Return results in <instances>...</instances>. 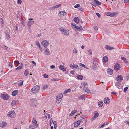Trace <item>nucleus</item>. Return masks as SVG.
<instances>
[{
  "instance_id": "16",
  "label": "nucleus",
  "mask_w": 129,
  "mask_h": 129,
  "mask_svg": "<svg viewBox=\"0 0 129 129\" xmlns=\"http://www.w3.org/2000/svg\"><path fill=\"white\" fill-rule=\"evenodd\" d=\"M63 94L62 93H61L60 95H58V98H59V100L57 102V103H59L61 101V99L63 97Z\"/></svg>"
},
{
  "instance_id": "55",
  "label": "nucleus",
  "mask_w": 129,
  "mask_h": 129,
  "mask_svg": "<svg viewBox=\"0 0 129 129\" xmlns=\"http://www.w3.org/2000/svg\"><path fill=\"white\" fill-rule=\"evenodd\" d=\"M0 22L1 24H4V22L3 19L1 18L0 19Z\"/></svg>"
},
{
  "instance_id": "12",
  "label": "nucleus",
  "mask_w": 129,
  "mask_h": 129,
  "mask_svg": "<svg viewBox=\"0 0 129 129\" xmlns=\"http://www.w3.org/2000/svg\"><path fill=\"white\" fill-rule=\"evenodd\" d=\"M73 27L76 28V30L78 31H81L83 30V28L81 26H77L74 24L73 25Z\"/></svg>"
},
{
  "instance_id": "37",
  "label": "nucleus",
  "mask_w": 129,
  "mask_h": 129,
  "mask_svg": "<svg viewBox=\"0 0 129 129\" xmlns=\"http://www.w3.org/2000/svg\"><path fill=\"white\" fill-rule=\"evenodd\" d=\"M31 102L34 103L36 104L37 102V100L35 99H31L30 100Z\"/></svg>"
},
{
  "instance_id": "40",
  "label": "nucleus",
  "mask_w": 129,
  "mask_h": 129,
  "mask_svg": "<svg viewBox=\"0 0 129 129\" xmlns=\"http://www.w3.org/2000/svg\"><path fill=\"white\" fill-rule=\"evenodd\" d=\"M53 123L54 126V129H56L57 126V122L56 121H55L53 122Z\"/></svg>"
},
{
  "instance_id": "61",
  "label": "nucleus",
  "mask_w": 129,
  "mask_h": 129,
  "mask_svg": "<svg viewBox=\"0 0 129 129\" xmlns=\"http://www.w3.org/2000/svg\"><path fill=\"white\" fill-rule=\"evenodd\" d=\"M96 14L98 17H100L101 16L100 14L98 13H96Z\"/></svg>"
},
{
  "instance_id": "45",
  "label": "nucleus",
  "mask_w": 129,
  "mask_h": 129,
  "mask_svg": "<svg viewBox=\"0 0 129 129\" xmlns=\"http://www.w3.org/2000/svg\"><path fill=\"white\" fill-rule=\"evenodd\" d=\"M88 52L89 53V54L90 55H92V51L91 49H89L88 50Z\"/></svg>"
},
{
  "instance_id": "6",
  "label": "nucleus",
  "mask_w": 129,
  "mask_h": 129,
  "mask_svg": "<svg viewBox=\"0 0 129 129\" xmlns=\"http://www.w3.org/2000/svg\"><path fill=\"white\" fill-rule=\"evenodd\" d=\"M82 86H80V88H82L83 89L84 88L88 86V85L87 83L86 82H83L81 83Z\"/></svg>"
},
{
  "instance_id": "54",
  "label": "nucleus",
  "mask_w": 129,
  "mask_h": 129,
  "mask_svg": "<svg viewBox=\"0 0 129 129\" xmlns=\"http://www.w3.org/2000/svg\"><path fill=\"white\" fill-rule=\"evenodd\" d=\"M43 76L44 77L47 78L48 77V75H46L45 74H43Z\"/></svg>"
},
{
  "instance_id": "13",
  "label": "nucleus",
  "mask_w": 129,
  "mask_h": 129,
  "mask_svg": "<svg viewBox=\"0 0 129 129\" xmlns=\"http://www.w3.org/2000/svg\"><path fill=\"white\" fill-rule=\"evenodd\" d=\"M80 122L79 120H78L75 121L74 124V125L75 127H77L80 125Z\"/></svg>"
},
{
  "instance_id": "18",
  "label": "nucleus",
  "mask_w": 129,
  "mask_h": 129,
  "mask_svg": "<svg viewBox=\"0 0 129 129\" xmlns=\"http://www.w3.org/2000/svg\"><path fill=\"white\" fill-rule=\"evenodd\" d=\"M107 73L109 75H111L113 73V70L111 69H107Z\"/></svg>"
},
{
  "instance_id": "62",
  "label": "nucleus",
  "mask_w": 129,
  "mask_h": 129,
  "mask_svg": "<svg viewBox=\"0 0 129 129\" xmlns=\"http://www.w3.org/2000/svg\"><path fill=\"white\" fill-rule=\"evenodd\" d=\"M6 36L8 39H9V38H10V36L8 34H7Z\"/></svg>"
},
{
  "instance_id": "58",
  "label": "nucleus",
  "mask_w": 129,
  "mask_h": 129,
  "mask_svg": "<svg viewBox=\"0 0 129 129\" xmlns=\"http://www.w3.org/2000/svg\"><path fill=\"white\" fill-rule=\"evenodd\" d=\"M128 89V87H126L124 88V91H126Z\"/></svg>"
},
{
  "instance_id": "48",
  "label": "nucleus",
  "mask_w": 129,
  "mask_h": 129,
  "mask_svg": "<svg viewBox=\"0 0 129 129\" xmlns=\"http://www.w3.org/2000/svg\"><path fill=\"white\" fill-rule=\"evenodd\" d=\"M17 3L18 4H21L22 3V2L21 0H18L17 1Z\"/></svg>"
},
{
  "instance_id": "36",
  "label": "nucleus",
  "mask_w": 129,
  "mask_h": 129,
  "mask_svg": "<svg viewBox=\"0 0 129 129\" xmlns=\"http://www.w3.org/2000/svg\"><path fill=\"white\" fill-rule=\"evenodd\" d=\"M95 3L96 6V5H100L101 4V3L98 0H95Z\"/></svg>"
},
{
  "instance_id": "41",
  "label": "nucleus",
  "mask_w": 129,
  "mask_h": 129,
  "mask_svg": "<svg viewBox=\"0 0 129 129\" xmlns=\"http://www.w3.org/2000/svg\"><path fill=\"white\" fill-rule=\"evenodd\" d=\"M15 65L17 66H18L20 64V63L18 60H16L14 62Z\"/></svg>"
},
{
  "instance_id": "20",
  "label": "nucleus",
  "mask_w": 129,
  "mask_h": 129,
  "mask_svg": "<svg viewBox=\"0 0 129 129\" xmlns=\"http://www.w3.org/2000/svg\"><path fill=\"white\" fill-rule=\"evenodd\" d=\"M108 59L107 57L106 56L104 57L103 58V61L104 63H106L108 61Z\"/></svg>"
},
{
  "instance_id": "49",
  "label": "nucleus",
  "mask_w": 129,
  "mask_h": 129,
  "mask_svg": "<svg viewBox=\"0 0 129 129\" xmlns=\"http://www.w3.org/2000/svg\"><path fill=\"white\" fill-rule=\"evenodd\" d=\"M80 6V5L79 4H77L75 6H74V7L75 8H78V7H79Z\"/></svg>"
},
{
  "instance_id": "59",
  "label": "nucleus",
  "mask_w": 129,
  "mask_h": 129,
  "mask_svg": "<svg viewBox=\"0 0 129 129\" xmlns=\"http://www.w3.org/2000/svg\"><path fill=\"white\" fill-rule=\"evenodd\" d=\"M94 29L96 31H97L98 30V28L96 26H95L94 27Z\"/></svg>"
},
{
  "instance_id": "17",
  "label": "nucleus",
  "mask_w": 129,
  "mask_h": 129,
  "mask_svg": "<svg viewBox=\"0 0 129 129\" xmlns=\"http://www.w3.org/2000/svg\"><path fill=\"white\" fill-rule=\"evenodd\" d=\"M117 80L118 81H121L123 79L122 76L121 75L118 76L116 78Z\"/></svg>"
},
{
  "instance_id": "30",
  "label": "nucleus",
  "mask_w": 129,
  "mask_h": 129,
  "mask_svg": "<svg viewBox=\"0 0 129 129\" xmlns=\"http://www.w3.org/2000/svg\"><path fill=\"white\" fill-rule=\"evenodd\" d=\"M18 103V102L17 101H13L11 103V104L12 106H14L16 104H17Z\"/></svg>"
},
{
  "instance_id": "14",
  "label": "nucleus",
  "mask_w": 129,
  "mask_h": 129,
  "mask_svg": "<svg viewBox=\"0 0 129 129\" xmlns=\"http://www.w3.org/2000/svg\"><path fill=\"white\" fill-rule=\"evenodd\" d=\"M104 101L105 103L106 104H109L110 102L109 98L108 97L105 98L104 99Z\"/></svg>"
},
{
  "instance_id": "31",
  "label": "nucleus",
  "mask_w": 129,
  "mask_h": 129,
  "mask_svg": "<svg viewBox=\"0 0 129 129\" xmlns=\"http://www.w3.org/2000/svg\"><path fill=\"white\" fill-rule=\"evenodd\" d=\"M71 91V89H69L65 90L64 92V94H66L68 92H70Z\"/></svg>"
},
{
  "instance_id": "19",
  "label": "nucleus",
  "mask_w": 129,
  "mask_h": 129,
  "mask_svg": "<svg viewBox=\"0 0 129 129\" xmlns=\"http://www.w3.org/2000/svg\"><path fill=\"white\" fill-rule=\"evenodd\" d=\"M7 125V124L5 122H2L0 123V126L2 128H4Z\"/></svg>"
},
{
  "instance_id": "34",
  "label": "nucleus",
  "mask_w": 129,
  "mask_h": 129,
  "mask_svg": "<svg viewBox=\"0 0 129 129\" xmlns=\"http://www.w3.org/2000/svg\"><path fill=\"white\" fill-rule=\"evenodd\" d=\"M91 4L94 6L96 7V4L95 3V0H94L93 1H92L91 3Z\"/></svg>"
},
{
  "instance_id": "10",
  "label": "nucleus",
  "mask_w": 129,
  "mask_h": 129,
  "mask_svg": "<svg viewBox=\"0 0 129 129\" xmlns=\"http://www.w3.org/2000/svg\"><path fill=\"white\" fill-rule=\"evenodd\" d=\"M120 66L118 63L115 64L114 66V69L116 71H118L120 69Z\"/></svg>"
},
{
  "instance_id": "50",
  "label": "nucleus",
  "mask_w": 129,
  "mask_h": 129,
  "mask_svg": "<svg viewBox=\"0 0 129 129\" xmlns=\"http://www.w3.org/2000/svg\"><path fill=\"white\" fill-rule=\"evenodd\" d=\"M22 67H21V66H19V67H17L16 68V70H18V69H22Z\"/></svg>"
},
{
  "instance_id": "1",
  "label": "nucleus",
  "mask_w": 129,
  "mask_h": 129,
  "mask_svg": "<svg viewBox=\"0 0 129 129\" xmlns=\"http://www.w3.org/2000/svg\"><path fill=\"white\" fill-rule=\"evenodd\" d=\"M40 89V86L39 85L34 86L32 88L31 92L33 93H36L39 91Z\"/></svg>"
},
{
  "instance_id": "22",
  "label": "nucleus",
  "mask_w": 129,
  "mask_h": 129,
  "mask_svg": "<svg viewBox=\"0 0 129 129\" xmlns=\"http://www.w3.org/2000/svg\"><path fill=\"white\" fill-rule=\"evenodd\" d=\"M105 48L106 49L108 50H112L114 49L113 47H111L110 46L108 45H106Z\"/></svg>"
},
{
  "instance_id": "38",
  "label": "nucleus",
  "mask_w": 129,
  "mask_h": 129,
  "mask_svg": "<svg viewBox=\"0 0 129 129\" xmlns=\"http://www.w3.org/2000/svg\"><path fill=\"white\" fill-rule=\"evenodd\" d=\"M103 103L101 101H100L98 103V105L99 106L102 107L103 105Z\"/></svg>"
},
{
  "instance_id": "11",
  "label": "nucleus",
  "mask_w": 129,
  "mask_h": 129,
  "mask_svg": "<svg viewBox=\"0 0 129 129\" xmlns=\"http://www.w3.org/2000/svg\"><path fill=\"white\" fill-rule=\"evenodd\" d=\"M32 122L33 125L35 127L37 128L38 127V125L36 120L35 119H33L32 120Z\"/></svg>"
},
{
  "instance_id": "60",
  "label": "nucleus",
  "mask_w": 129,
  "mask_h": 129,
  "mask_svg": "<svg viewBox=\"0 0 129 129\" xmlns=\"http://www.w3.org/2000/svg\"><path fill=\"white\" fill-rule=\"evenodd\" d=\"M55 67V66L53 65H52L50 66V68L51 69H54Z\"/></svg>"
},
{
  "instance_id": "23",
  "label": "nucleus",
  "mask_w": 129,
  "mask_h": 129,
  "mask_svg": "<svg viewBox=\"0 0 129 129\" xmlns=\"http://www.w3.org/2000/svg\"><path fill=\"white\" fill-rule=\"evenodd\" d=\"M78 67V65L75 64L74 63H73L72 65V64H71L70 65V68L72 69L73 68H77Z\"/></svg>"
},
{
  "instance_id": "5",
  "label": "nucleus",
  "mask_w": 129,
  "mask_h": 129,
  "mask_svg": "<svg viewBox=\"0 0 129 129\" xmlns=\"http://www.w3.org/2000/svg\"><path fill=\"white\" fill-rule=\"evenodd\" d=\"M1 97L4 100H8L9 98L8 95L6 94H2L1 95Z\"/></svg>"
},
{
  "instance_id": "43",
  "label": "nucleus",
  "mask_w": 129,
  "mask_h": 129,
  "mask_svg": "<svg viewBox=\"0 0 129 129\" xmlns=\"http://www.w3.org/2000/svg\"><path fill=\"white\" fill-rule=\"evenodd\" d=\"M83 78V76L82 75H78L77 76V78L79 79L82 80Z\"/></svg>"
},
{
  "instance_id": "44",
  "label": "nucleus",
  "mask_w": 129,
  "mask_h": 129,
  "mask_svg": "<svg viewBox=\"0 0 129 129\" xmlns=\"http://www.w3.org/2000/svg\"><path fill=\"white\" fill-rule=\"evenodd\" d=\"M93 64L94 66H95L98 64V63L97 62H95L94 60V59H93Z\"/></svg>"
},
{
  "instance_id": "64",
  "label": "nucleus",
  "mask_w": 129,
  "mask_h": 129,
  "mask_svg": "<svg viewBox=\"0 0 129 129\" xmlns=\"http://www.w3.org/2000/svg\"><path fill=\"white\" fill-rule=\"evenodd\" d=\"M124 2L125 3H128L129 2V0H124Z\"/></svg>"
},
{
  "instance_id": "2",
  "label": "nucleus",
  "mask_w": 129,
  "mask_h": 129,
  "mask_svg": "<svg viewBox=\"0 0 129 129\" xmlns=\"http://www.w3.org/2000/svg\"><path fill=\"white\" fill-rule=\"evenodd\" d=\"M60 31L63 34L66 35H68L69 34V31L67 29L63 27H61L59 28Z\"/></svg>"
},
{
  "instance_id": "7",
  "label": "nucleus",
  "mask_w": 129,
  "mask_h": 129,
  "mask_svg": "<svg viewBox=\"0 0 129 129\" xmlns=\"http://www.w3.org/2000/svg\"><path fill=\"white\" fill-rule=\"evenodd\" d=\"M44 53L45 55L47 56L50 55V52L49 49L47 48L44 49Z\"/></svg>"
},
{
  "instance_id": "53",
  "label": "nucleus",
  "mask_w": 129,
  "mask_h": 129,
  "mask_svg": "<svg viewBox=\"0 0 129 129\" xmlns=\"http://www.w3.org/2000/svg\"><path fill=\"white\" fill-rule=\"evenodd\" d=\"M29 129H35V128L32 125H30L29 127Z\"/></svg>"
},
{
  "instance_id": "63",
  "label": "nucleus",
  "mask_w": 129,
  "mask_h": 129,
  "mask_svg": "<svg viewBox=\"0 0 129 129\" xmlns=\"http://www.w3.org/2000/svg\"><path fill=\"white\" fill-rule=\"evenodd\" d=\"M105 123H104L100 127V128H102L103 127H104L105 125Z\"/></svg>"
},
{
  "instance_id": "21",
  "label": "nucleus",
  "mask_w": 129,
  "mask_h": 129,
  "mask_svg": "<svg viewBox=\"0 0 129 129\" xmlns=\"http://www.w3.org/2000/svg\"><path fill=\"white\" fill-rule=\"evenodd\" d=\"M59 68L62 71H65L66 70V69L65 68L64 66L62 65H60L59 66Z\"/></svg>"
},
{
  "instance_id": "29",
  "label": "nucleus",
  "mask_w": 129,
  "mask_h": 129,
  "mask_svg": "<svg viewBox=\"0 0 129 129\" xmlns=\"http://www.w3.org/2000/svg\"><path fill=\"white\" fill-rule=\"evenodd\" d=\"M79 120L80 122V123L81 122V123L84 122L86 123L87 122V120L84 118H83Z\"/></svg>"
},
{
  "instance_id": "47",
  "label": "nucleus",
  "mask_w": 129,
  "mask_h": 129,
  "mask_svg": "<svg viewBox=\"0 0 129 129\" xmlns=\"http://www.w3.org/2000/svg\"><path fill=\"white\" fill-rule=\"evenodd\" d=\"M31 26H28V31L30 32H31Z\"/></svg>"
},
{
  "instance_id": "28",
  "label": "nucleus",
  "mask_w": 129,
  "mask_h": 129,
  "mask_svg": "<svg viewBox=\"0 0 129 129\" xmlns=\"http://www.w3.org/2000/svg\"><path fill=\"white\" fill-rule=\"evenodd\" d=\"M79 18L77 17H75L74 19V21L77 23H78L79 21Z\"/></svg>"
},
{
  "instance_id": "46",
  "label": "nucleus",
  "mask_w": 129,
  "mask_h": 129,
  "mask_svg": "<svg viewBox=\"0 0 129 129\" xmlns=\"http://www.w3.org/2000/svg\"><path fill=\"white\" fill-rule=\"evenodd\" d=\"M79 64L81 66L83 67L86 68V66L85 65L80 63H79Z\"/></svg>"
},
{
  "instance_id": "35",
  "label": "nucleus",
  "mask_w": 129,
  "mask_h": 129,
  "mask_svg": "<svg viewBox=\"0 0 129 129\" xmlns=\"http://www.w3.org/2000/svg\"><path fill=\"white\" fill-rule=\"evenodd\" d=\"M61 6V4L58 5H56L53 7H52L51 8H49L50 9V8H51L52 9H56V8H59Z\"/></svg>"
},
{
  "instance_id": "33",
  "label": "nucleus",
  "mask_w": 129,
  "mask_h": 129,
  "mask_svg": "<svg viewBox=\"0 0 129 129\" xmlns=\"http://www.w3.org/2000/svg\"><path fill=\"white\" fill-rule=\"evenodd\" d=\"M86 96V95L85 94L82 95L80 96L79 99H84V100L85 99V98Z\"/></svg>"
},
{
  "instance_id": "32",
  "label": "nucleus",
  "mask_w": 129,
  "mask_h": 129,
  "mask_svg": "<svg viewBox=\"0 0 129 129\" xmlns=\"http://www.w3.org/2000/svg\"><path fill=\"white\" fill-rule=\"evenodd\" d=\"M23 80H20L19 81V83H18V86H22L23 83Z\"/></svg>"
},
{
  "instance_id": "24",
  "label": "nucleus",
  "mask_w": 129,
  "mask_h": 129,
  "mask_svg": "<svg viewBox=\"0 0 129 129\" xmlns=\"http://www.w3.org/2000/svg\"><path fill=\"white\" fill-rule=\"evenodd\" d=\"M77 112V110H74L73 111H72L69 115L70 116H72L74 115Z\"/></svg>"
},
{
  "instance_id": "51",
  "label": "nucleus",
  "mask_w": 129,
  "mask_h": 129,
  "mask_svg": "<svg viewBox=\"0 0 129 129\" xmlns=\"http://www.w3.org/2000/svg\"><path fill=\"white\" fill-rule=\"evenodd\" d=\"M48 87V85H44L43 89H45L46 88Z\"/></svg>"
},
{
  "instance_id": "56",
  "label": "nucleus",
  "mask_w": 129,
  "mask_h": 129,
  "mask_svg": "<svg viewBox=\"0 0 129 129\" xmlns=\"http://www.w3.org/2000/svg\"><path fill=\"white\" fill-rule=\"evenodd\" d=\"M73 52L74 53L76 54L77 53V52L76 50L75 49H74L73 51Z\"/></svg>"
},
{
  "instance_id": "42",
  "label": "nucleus",
  "mask_w": 129,
  "mask_h": 129,
  "mask_svg": "<svg viewBox=\"0 0 129 129\" xmlns=\"http://www.w3.org/2000/svg\"><path fill=\"white\" fill-rule=\"evenodd\" d=\"M29 74L28 71L27 69H26L24 73V74L25 76H26Z\"/></svg>"
},
{
  "instance_id": "25",
  "label": "nucleus",
  "mask_w": 129,
  "mask_h": 129,
  "mask_svg": "<svg viewBox=\"0 0 129 129\" xmlns=\"http://www.w3.org/2000/svg\"><path fill=\"white\" fill-rule=\"evenodd\" d=\"M114 13H111L110 12H107L106 13V15L110 16H113L115 14Z\"/></svg>"
},
{
  "instance_id": "27",
  "label": "nucleus",
  "mask_w": 129,
  "mask_h": 129,
  "mask_svg": "<svg viewBox=\"0 0 129 129\" xmlns=\"http://www.w3.org/2000/svg\"><path fill=\"white\" fill-rule=\"evenodd\" d=\"M84 89H85L84 91L85 92H86L87 93H91V90L89 88H88L87 87H85Z\"/></svg>"
},
{
  "instance_id": "26",
  "label": "nucleus",
  "mask_w": 129,
  "mask_h": 129,
  "mask_svg": "<svg viewBox=\"0 0 129 129\" xmlns=\"http://www.w3.org/2000/svg\"><path fill=\"white\" fill-rule=\"evenodd\" d=\"M18 92L17 90H15L12 92V94L13 96H15L17 94Z\"/></svg>"
},
{
  "instance_id": "15",
  "label": "nucleus",
  "mask_w": 129,
  "mask_h": 129,
  "mask_svg": "<svg viewBox=\"0 0 129 129\" xmlns=\"http://www.w3.org/2000/svg\"><path fill=\"white\" fill-rule=\"evenodd\" d=\"M66 13L64 11H61L59 13L58 15L60 17H63L64 15H66Z\"/></svg>"
},
{
  "instance_id": "4",
  "label": "nucleus",
  "mask_w": 129,
  "mask_h": 129,
  "mask_svg": "<svg viewBox=\"0 0 129 129\" xmlns=\"http://www.w3.org/2000/svg\"><path fill=\"white\" fill-rule=\"evenodd\" d=\"M15 116V113L13 111H10L8 112L7 114V116L8 117L13 118Z\"/></svg>"
},
{
  "instance_id": "3",
  "label": "nucleus",
  "mask_w": 129,
  "mask_h": 129,
  "mask_svg": "<svg viewBox=\"0 0 129 129\" xmlns=\"http://www.w3.org/2000/svg\"><path fill=\"white\" fill-rule=\"evenodd\" d=\"M49 44V41L46 40H43L41 42L42 45L45 48H47Z\"/></svg>"
},
{
  "instance_id": "8",
  "label": "nucleus",
  "mask_w": 129,
  "mask_h": 129,
  "mask_svg": "<svg viewBox=\"0 0 129 129\" xmlns=\"http://www.w3.org/2000/svg\"><path fill=\"white\" fill-rule=\"evenodd\" d=\"M94 116L92 118L91 120H93L96 119L99 116V114L98 112L97 111H95L94 113Z\"/></svg>"
},
{
  "instance_id": "39",
  "label": "nucleus",
  "mask_w": 129,
  "mask_h": 129,
  "mask_svg": "<svg viewBox=\"0 0 129 129\" xmlns=\"http://www.w3.org/2000/svg\"><path fill=\"white\" fill-rule=\"evenodd\" d=\"M121 59L125 63H127V61L124 57H121Z\"/></svg>"
},
{
  "instance_id": "9",
  "label": "nucleus",
  "mask_w": 129,
  "mask_h": 129,
  "mask_svg": "<svg viewBox=\"0 0 129 129\" xmlns=\"http://www.w3.org/2000/svg\"><path fill=\"white\" fill-rule=\"evenodd\" d=\"M33 18H30L29 19V21L28 22L27 26H31V25L34 23V22L31 20H33Z\"/></svg>"
},
{
  "instance_id": "52",
  "label": "nucleus",
  "mask_w": 129,
  "mask_h": 129,
  "mask_svg": "<svg viewBox=\"0 0 129 129\" xmlns=\"http://www.w3.org/2000/svg\"><path fill=\"white\" fill-rule=\"evenodd\" d=\"M18 27L17 26H16V28H15V29L14 30L15 31H16L18 30Z\"/></svg>"
},
{
  "instance_id": "57",
  "label": "nucleus",
  "mask_w": 129,
  "mask_h": 129,
  "mask_svg": "<svg viewBox=\"0 0 129 129\" xmlns=\"http://www.w3.org/2000/svg\"><path fill=\"white\" fill-rule=\"evenodd\" d=\"M36 45L37 46H39L40 45V43L39 41H37L36 42Z\"/></svg>"
}]
</instances>
